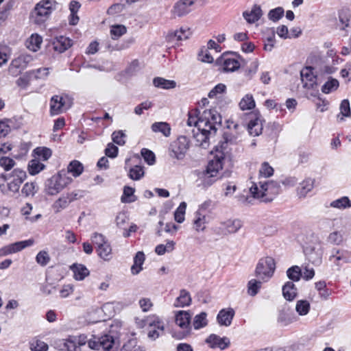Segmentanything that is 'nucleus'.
Wrapping results in <instances>:
<instances>
[{
  "instance_id": "8",
  "label": "nucleus",
  "mask_w": 351,
  "mask_h": 351,
  "mask_svg": "<svg viewBox=\"0 0 351 351\" xmlns=\"http://www.w3.org/2000/svg\"><path fill=\"white\" fill-rule=\"evenodd\" d=\"M190 148V140L186 136H180L169 147V156L178 160H183Z\"/></svg>"
},
{
  "instance_id": "32",
  "label": "nucleus",
  "mask_w": 351,
  "mask_h": 351,
  "mask_svg": "<svg viewBox=\"0 0 351 351\" xmlns=\"http://www.w3.org/2000/svg\"><path fill=\"white\" fill-rule=\"evenodd\" d=\"M96 251L98 256L104 261H110L112 257V247L108 241L101 246L96 247Z\"/></svg>"
},
{
  "instance_id": "62",
  "label": "nucleus",
  "mask_w": 351,
  "mask_h": 351,
  "mask_svg": "<svg viewBox=\"0 0 351 351\" xmlns=\"http://www.w3.org/2000/svg\"><path fill=\"white\" fill-rule=\"evenodd\" d=\"M258 61L257 60H254L250 64V66L245 70L244 75L247 79L250 80L256 73L258 69Z\"/></svg>"
},
{
  "instance_id": "44",
  "label": "nucleus",
  "mask_w": 351,
  "mask_h": 351,
  "mask_svg": "<svg viewBox=\"0 0 351 351\" xmlns=\"http://www.w3.org/2000/svg\"><path fill=\"white\" fill-rule=\"evenodd\" d=\"M34 153L36 158L38 159L39 160H47L52 154V152L49 148L47 147H37L34 150Z\"/></svg>"
},
{
  "instance_id": "39",
  "label": "nucleus",
  "mask_w": 351,
  "mask_h": 351,
  "mask_svg": "<svg viewBox=\"0 0 351 351\" xmlns=\"http://www.w3.org/2000/svg\"><path fill=\"white\" fill-rule=\"evenodd\" d=\"M83 169L84 167L82 163L77 160H73L68 165L67 171H66V173L67 176L71 173L73 177L76 178L82 174Z\"/></svg>"
},
{
  "instance_id": "28",
  "label": "nucleus",
  "mask_w": 351,
  "mask_h": 351,
  "mask_svg": "<svg viewBox=\"0 0 351 351\" xmlns=\"http://www.w3.org/2000/svg\"><path fill=\"white\" fill-rule=\"evenodd\" d=\"M282 295L289 301L293 300L297 296V288L293 282H287L282 287Z\"/></svg>"
},
{
  "instance_id": "7",
  "label": "nucleus",
  "mask_w": 351,
  "mask_h": 351,
  "mask_svg": "<svg viewBox=\"0 0 351 351\" xmlns=\"http://www.w3.org/2000/svg\"><path fill=\"white\" fill-rule=\"evenodd\" d=\"M190 321L191 314L188 311H178L175 316V322L182 330L173 332V337L177 339H182L188 337L191 332Z\"/></svg>"
},
{
  "instance_id": "24",
  "label": "nucleus",
  "mask_w": 351,
  "mask_h": 351,
  "mask_svg": "<svg viewBox=\"0 0 351 351\" xmlns=\"http://www.w3.org/2000/svg\"><path fill=\"white\" fill-rule=\"evenodd\" d=\"M247 130L252 136H258L262 133L263 123L260 117H256L250 120L247 124Z\"/></svg>"
},
{
  "instance_id": "53",
  "label": "nucleus",
  "mask_w": 351,
  "mask_h": 351,
  "mask_svg": "<svg viewBox=\"0 0 351 351\" xmlns=\"http://www.w3.org/2000/svg\"><path fill=\"white\" fill-rule=\"evenodd\" d=\"M186 208V203L182 202L180 204L174 213V219L178 223H182L184 221V215Z\"/></svg>"
},
{
  "instance_id": "1",
  "label": "nucleus",
  "mask_w": 351,
  "mask_h": 351,
  "mask_svg": "<svg viewBox=\"0 0 351 351\" xmlns=\"http://www.w3.org/2000/svg\"><path fill=\"white\" fill-rule=\"evenodd\" d=\"M250 192L254 199L262 202H270L280 193V184L274 180L253 183Z\"/></svg>"
},
{
  "instance_id": "47",
  "label": "nucleus",
  "mask_w": 351,
  "mask_h": 351,
  "mask_svg": "<svg viewBox=\"0 0 351 351\" xmlns=\"http://www.w3.org/2000/svg\"><path fill=\"white\" fill-rule=\"evenodd\" d=\"M262 280H250L247 283V293L251 296L256 295L261 288Z\"/></svg>"
},
{
  "instance_id": "12",
  "label": "nucleus",
  "mask_w": 351,
  "mask_h": 351,
  "mask_svg": "<svg viewBox=\"0 0 351 351\" xmlns=\"http://www.w3.org/2000/svg\"><path fill=\"white\" fill-rule=\"evenodd\" d=\"M33 60L32 56L29 54L23 53L20 55L19 57L12 60L8 68L9 74L12 77L18 76L27 68Z\"/></svg>"
},
{
  "instance_id": "23",
  "label": "nucleus",
  "mask_w": 351,
  "mask_h": 351,
  "mask_svg": "<svg viewBox=\"0 0 351 351\" xmlns=\"http://www.w3.org/2000/svg\"><path fill=\"white\" fill-rule=\"evenodd\" d=\"M263 15V11L259 5L255 4L252 6L251 10H245L243 12V16L246 21L252 24L258 21Z\"/></svg>"
},
{
  "instance_id": "33",
  "label": "nucleus",
  "mask_w": 351,
  "mask_h": 351,
  "mask_svg": "<svg viewBox=\"0 0 351 351\" xmlns=\"http://www.w3.org/2000/svg\"><path fill=\"white\" fill-rule=\"evenodd\" d=\"M218 179V176L210 173L206 171H204L202 175L199 176V180L201 182V185L204 188H208L213 185Z\"/></svg>"
},
{
  "instance_id": "3",
  "label": "nucleus",
  "mask_w": 351,
  "mask_h": 351,
  "mask_svg": "<svg viewBox=\"0 0 351 351\" xmlns=\"http://www.w3.org/2000/svg\"><path fill=\"white\" fill-rule=\"evenodd\" d=\"M139 328H148L147 336L149 339L155 340L164 333L165 323L156 315H150L143 319L136 322Z\"/></svg>"
},
{
  "instance_id": "27",
  "label": "nucleus",
  "mask_w": 351,
  "mask_h": 351,
  "mask_svg": "<svg viewBox=\"0 0 351 351\" xmlns=\"http://www.w3.org/2000/svg\"><path fill=\"white\" fill-rule=\"evenodd\" d=\"M329 260L337 266L340 267L343 263L348 262V257L346 252L333 249Z\"/></svg>"
},
{
  "instance_id": "14",
  "label": "nucleus",
  "mask_w": 351,
  "mask_h": 351,
  "mask_svg": "<svg viewBox=\"0 0 351 351\" xmlns=\"http://www.w3.org/2000/svg\"><path fill=\"white\" fill-rule=\"evenodd\" d=\"M242 226V222L239 219H228L220 223L216 228V232L224 235L236 233Z\"/></svg>"
},
{
  "instance_id": "34",
  "label": "nucleus",
  "mask_w": 351,
  "mask_h": 351,
  "mask_svg": "<svg viewBox=\"0 0 351 351\" xmlns=\"http://www.w3.org/2000/svg\"><path fill=\"white\" fill-rule=\"evenodd\" d=\"M70 204V201L66 194H62L53 203L52 208L56 213H58L66 208Z\"/></svg>"
},
{
  "instance_id": "52",
  "label": "nucleus",
  "mask_w": 351,
  "mask_h": 351,
  "mask_svg": "<svg viewBox=\"0 0 351 351\" xmlns=\"http://www.w3.org/2000/svg\"><path fill=\"white\" fill-rule=\"evenodd\" d=\"M135 190L134 188L125 186L123 189V194L121 196V202L125 203H130L136 201L134 196Z\"/></svg>"
},
{
  "instance_id": "20",
  "label": "nucleus",
  "mask_w": 351,
  "mask_h": 351,
  "mask_svg": "<svg viewBox=\"0 0 351 351\" xmlns=\"http://www.w3.org/2000/svg\"><path fill=\"white\" fill-rule=\"evenodd\" d=\"M235 311L232 308H223L217 316V321L220 326H229L234 317Z\"/></svg>"
},
{
  "instance_id": "31",
  "label": "nucleus",
  "mask_w": 351,
  "mask_h": 351,
  "mask_svg": "<svg viewBox=\"0 0 351 351\" xmlns=\"http://www.w3.org/2000/svg\"><path fill=\"white\" fill-rule=\"evenodd\" d=\"M145 254L143 252H138L134 257V264L131 267V273L133 275H137L142 269V265L145 261Z\"/></svg>"
},
{
  "instance_id": "51",
  "label": "nucleus",
  "mask_w": 351,
  "mask_h": 351,
  "mask_svg": "<svg viewBox=\"0 0 351 351\" xmlns=\"http://www.w3.org/2000/svg\"><path fill=\"white\" fill-rule=\"evenodd\" d=\"M295 311L300 315H306L310 311V303L305 300H298L296 303Z\"/></svg>"
},
{
  "instance_id": "29",
  "label": "nucleus",
  "mask_w": 351,
  "mask_h": 351,
  "mask_svg": "<svg viewBox=\"0 0 351 351\" xmlns=\"http://www.w3.org/2000/svg\"><path fill=\"white\" fill-rule=\"evenodd\" d=\"M191 303V297L188 291L186 289H181L179 296L176 298L174 302L176 307H184L189 306Z\"/></svg>"
},
{
  "instance_id": "4",
  "label": "nucleus",
  "mask_w": 351,
  "mask_h": 351,
  "mask_svg": "<svg viewBox=\"0 0 351 351\" xmlns=\"http://www.w3.org/2000/svg\"><path fill=\"white\" fill-rule=\"evenodd\" d=\"M72 180L66 171H61L46 181L45 191L49 195H55L70 184Z\"/></svg>"
},
{
  "instance_id": "41",
  "label": "nucleus",
  "mask_w": 351,
  "mask_h": 351,
  "mask_svg": "<svg viewBox=\"0 0 351 351\" xmlns=\"http://www.w3.org/2000/svg\"><path fill=\"white\" fill-rule=\"evenodd\" d=\"M208 324L207 314L202 312L194 317L193 326L195 330H199L205 327Z\"/></svg>"
},
{
  "instance_id": "5",
  "label": "nucleus",
  "mask_w": 351,
  "mask_h": 351,
  "mask_svg": "<svg viewBox=\"0 0 351 351\" xmlns=\"http://www.w3.org/2000/svg\"><path fill=\"white\" fill-rule=\"evenodd\" d=\"M276 269V263L271 256L261 258L256 267L255 276L263 282H267L273 276Z\"/></svg>"
},
{
  "instance_id": "19",
  "label": "nucleus",
  "mask_w": 351,
  "mask_h": 351,
  "mask_svg": "<svg viewBox=\"0 0 351 351\" xmlns=\"http://www.w3.org/2000/svg\"><path fill=\"white\" fill-rule=\"evenodd\" d=\"M205 341L211 348H219L220 350L226 349L230 343L228 337H221L215 334L209 335Z\"/></svg>"
},
{
  "instance_id": "13",
  "label": "nucleus",
  "mask_w": 351,
  "mask_h": 351,
  "mask_svg": "<svg viewBox=\"0 0 351 351\" xmlns=\"http://www.w3.org/2000/svg\"><path fill=\"white\" fill-rule=\"evenodd\" d=\"M228 131L224 132L223 134V140L221 141L218 145L215 147V151H220L221 152H225L227 155L228 154V145L229 144H234L237 142V134L232 132L230 130L232 128L234 129L237 131L239 128V125L237 123H234V122L229 123L228 125Z\"/></svg>"
},
{
  "instance_id": "25",
  "label": "nucleus",
  "mask_w": 351,
  "mask_h": 351,
  "mask_svg": "<svg viewBox=\"0 0 351 351\" xmlns=\"http://www.w3.org/2000/svg\"><path fill=\"white\" fill-rule=\"evenodd\" d=\"M314 180L307 178L303 180L297 189L298 195L300 198L305 197L314 187Z\"/></svg>"
},
{
  "instance_id": "36",
  "label": "nucleus",
  "mask_w": 351,
  "mask_h": 351,
  "mask_svg": "<svg viewBox=\"0 0 351 351\" xmlns=\"http://www.w3.org/2000/svg\"><path fill=\"white\" fill-rule=\"evenodd\" d=\"M153 84L156 87L162 89H171L175 88L176 86L175 81L166 80L160 77H155L153 80Z\"/></svg>"
},
{
  "instance_id": "49",
  "label": "nucleus",
  "mask_w": 351,
  "mask_h": 351,
  "mask_svg": "<svg viewBox=\"0 0 351 351\" xmlns=\"http://www.w3.org/2000/svg\"><path fill=\"white\" fill-rule=\"evenodd\" d=\"M350 115V102L348 99H343L340 104V113L338 114L337 118L340 121H343V117H349Z\"/></svg>"
},
{
  "instance_id": "22",
  "label": "nucleus",
  "mask_w": 351,
  "mask_h": 351,
  "mask_svg": "<svg viewBox=\"0 0 351 351\" xmlns=\"http://www.w3.org/2000/svg\"><path fill=\"white\" fill-rule=\"evenodd\" d=\"M51 45L54 51L63 53L72 45V40L67 37L60 36L54 38Z\"/></svg>"
},
{
  "instance_id": "55",
  "label": "nucleus",
  "mask_w": 351,
  "mask_h": 351,
  "mask_svg": "<svg viewBox=\"0 0 351 351\" xmlns=\"http://www.w3.org/2000/svg\"><path fill=\"white\" fill-rule=\"evenodd\" d=\"M339 87V82L334 78H330L322 87V91L328 94Z\"/></svg>"
},
{
  "instance_id": "35",
  "label": "nucleus",
  "mask_w": 351,
  "mask_h": 351,
  "mask_svg": "<svg viewBox=\"0 0 351 351\" xmlns=\"http://www.w3.org/2000/svg\"><path fill=\"white\" fill-rule=\"evenodd\" d=\"M206 218L204 213L197 210L195 213L194 228L197 231H203L206 228Z\"/></svg>"
},
{
  "instance_id": "58",
  "label": "nucleus",
  "mask_w": 351,
  "mask_h": 351,
  "mask_svg": "<svg viewBox=\"0 0 351 351\" xmlns=\"http://www.w3.org/2000/svg\"><path fill=\"white\" fill-rule=\"evenodd\" d=\"M141 154L144 160L149 165H153L156 162V156L154 153L146 148H143Z\"/></svg>"
},
{
  "instance_id": "2",
  "label": "nucleus",
  "mask_w": 351,
  "mask_h": 351,
  "mask_svg": "<svg viewBox=\"0 0 351 351\" xmlns=\"http://www.w3.org/2000/svg\"><path fill=\"white\" fill-rule=\"evenodd\" d=\"M213 121L214 124H221V117L217 111L206 110L200 114L198 109H192L188 112L186 124L189 126H195L196 130H203V127L208 125Z\"/></svg>"
},
{
  "instance_id": "37",
  "label": "nucleus",
  "mask_w": 351,
  "mask_h": 351,
  "mask_svg": "<svg viewBox=\"0 0 351 351\" xmlns=\"http://www.w3.org/2000/svg\"><path fill=\"white\" fill-rule=\"evenodd\" d=\"M330 206L339 210H345L351 207V201L348 197L343 196L331 202Z\"/></svg>"
},
{
  "instance_id": "42",
  "label": "nucleus",
  "mask_w": 351,
  "mask_h": 351,
  "mask_svg": "<svg viewBox=\"0 0 351 351\" xmlns=\"http://www.w3.org/2000/svg\"><path fill=\"white\" fill-rule=\"evenodd\" d=\"M239 107L242 110L253 109L255 107V101L252 95H245L239 102Z\"/></svg>"
},
{
  "instance_id": "54",
  "label": "nucleus",
  "mask_w": 351,
  "mask_h": 351,
  "mask_svg": "<svg viewBox=\"0 0 351 351\" xmlns=\"http://www.w3.org/2000/svg\"><path fill=\"white\" fill-rule=\"evenodd\" d=\"M29 347L32 351H47L48 345L38 339H32L29 343Z\"/></svg>"
},
{
  "instance_id": "18",
  "label": "nucleus",
  "mask_w": 351,
  "mask_h": 351,
  "mask_svg": "<svg viewBox=\"0 0 351 351\" xmlns=\"http://www.w3.org/2000/svg\"><path fill=\"white\" fill-rule=\"evenodd\" d=\"M314 69L311 66H306L300 71L301 80L304 88L312 89L317 85V75L314 73Z\"/></svg>"
},
{
  "instance_id": "43",
  "label": "nucleus",
  "mask_w": 351,
  "mask_h": 351,
  "mask_svg": "<svg viewBox=\"0 0 351 351\" xmlns=\"http://www.w3.org/2000/svg\"><path fill=\"white\" fill-rule=\"evenodd\" d=\"M38 191V186L36 182H27L22 188L21 193L25 197H33Z\"/></svg>"
},
{
  "instance_id": "60",
  "label": "nucleus",
  "mask_w": 351,
  "mask_h": 351,
  "mask_svg": "<svg viewBox=\"0 0 351 351\" xmlns=\"http://www.w3.org/2000/svg\"><path fill=\"white\" fill-rule=\"evenodd\" d=\"M285 10L282 7H278L271 10L268 14L269 20L276 22L279 21L284 15Z\"/></svg>"
},
{
  "instance_id": "40",
  "label": "nucleus",
  "mask_w": 351,
  "mask_h": 351,
  "mask_svg": "<svg viewBox=\"0 0 351 351\" xmlns=\"http://www.w3.org/2000/svg\"><path fill=\"white\" fill-rule=\"evenodd\" d=\"M191 35V31L187 27H181L180 29L169 34V39L176 38L177 40H184L189 38Z\"/></svg>"
},
{
  "instance_id": "30",
  "label": "nucleus",
  "mask_w": 351,
  "mask_h": 351,
  "mask_svg": "<svg viewBox=\"0 0 351 351\" xmlns=\"http://www.w3.org/2000/svg\"><path fill=\"white\" fill-rule=\"evenodd\" d=\"M71 269L74 274V278L77 280H82L89 275V271L82 264L75 263L71 267Z\"/></svg>"
},
{
  "instance_id": "15",
  "label": "nucleus",
  "mask_w": 351,
  "mask_h": 351,
  "mask_svg": "<svg viewBox=\"0 0 351 351\" xmlns=\"http://www.w3.org/2000/svg\"><path fill=\"white\" fill-rule=\"evenodd\" d=\"M34 243L33 239L15 242L5 245L0 249V256H5L10 254L21 251L27 247H30Z\"/></svg>"
},
{
  "instance_id": "48",
  "label": "nucleus",
  "mask_w": 351,
  "mask_h": 351,
  "mask_svg": "<svg viewBox=\"0 0 351 351\" xmlns=\"http://www.w3.org/2000/svg\"><path fill=\"white\" fill-rule=\"evenodd\" d=\"M64 341V347L67 351H80L75 335H70Z\"/></svg>"
},
{
  "instance_id": "17",
  "label": "nucleus",
  "mask_w": 351,
  "mask_h": 351,
  "mask_svg": "<svg viewBox=\"0 0 351 351\" xmlns=\"http://www.w3.org/2000/svg\"><path fill=\"white\" fill-rule=\"evenodd\" d=\"M10 178L12 180L8 183V189L13 193L18 192L21 184L26 178V172L20 169H15L12 172Z\"/></svg>"
},
{
  "instance_id": "57",
  "label": "nucleus",
  "mask_w": 351,
  "mask_h": 351,
  "mask_svg": "<svg viewBox=\"0 0 351 351\" xmlns=\"http://www.w3.org/2000/svg\"><path fill=\"white\" fill-rule=\"evenodd\" d=\"M144 176L143 167L139 165H135L130 169L128 176L134 180H138Z\"/></svg>"
},
{
  "instance_id": "64",
  "label": "nucleus",
  "mask_w": 351,
  "mask_h": 351,
  "mask_svg": "<svg viewBox=\"0 0 351 351\" xmlns=\"http://www.w3.org/2000/svg\"><path fill=\"white\" fill-rule=\"evenodd\" d=\"M128 217L126 213L123 212L119 213L115 218V223L117 226L122 230H125L126 224L128 222Z\"/></svg>"
},
{
  "instance_id": "63",
  "label": "nucleus",
  "mask_w": 351,
  "mask_h": 351,
  "mask_svg": "<svg viewBox=\"0 0 351 351\" xmlns=\"http://www.w3.org/2000/svg\"><path fill=\"white\" fill-rule=\"evenodd\" d=\"M278 322L284 326H287L295 321V317L293 314L287 313L285 311L280 312L278 316Z\"/></svg>"
},
{
  "instance_id": "59",
  "label": "nucleus",
  "mask_w": 351,
  "mask_h": 351,
  "mask_svg": "<svg viewBox=\"0 0 351 351\" xmlns=\"http://www.w3.org/2000/svg\"><path fill=\"white\" fill-rule=\"evenodd\" d=\"M339 21L342 24V29L348 27L350 21V13L348 9H342L339 13Z\"/></svg>"
},
{
  "instance_id": "9",
  "label": "nucleus",
  "mask_w": 351,
  "mask_h": 351,
  "mask_svg": "<svg viewBox=\"0 0 351 351\" xmlns=\"http://www.w3.org/2000/svg\"><path fill=\"white\" fill-rule=\"evenodd\" d=\"M220 125L221 124H214L213 121H211L208 123V125L203 127L202 129L204 130H197V131L193 130V136L196 141V145L204 149L207 148L210 136L216 133L217 126H220Z\"/></svg>"
},
{
  "instance_id": "6",
  "label": "nucleus",
  "mask_w": 351,
  "mask_h": 351,
  "mask_svg": "<svg viewBox=\"0 0 351 351\" xmlns=\"http://www.w3.org/2000/svg\"><path fill=\"white\" fill-rule=\"evenodd\" d=\"M241 61L243 59L237 53L226 52L217 58V63L224 72H234L240 68Z\"/></svg>"
},
{
  "instance_id": "10",
  "label": "nucleus",
  "mask_w": 351,
  "mask_h": 351,
  "mask_svg": "<svg viewBox=\"0 0 351 351\" xmlns=\"http://www.w3.org/2000/svg\"><path fill=\"white\" fill-rule=\"evenodd\" d=\"M53 3L50 0H43L36 4L32 13L36 24L44 23L52 12Z\"/></svg>"
},
{
  "instance_id": "45",
  "label": "nucleus",
  "mask_w": 351,
  "mask_h": 351,
  "mask_svg": "<svg viewBox=\"0 0 351 351\" xmlns=\"http://www.w3.org/2000/svg\"><path fill=\"white\" fill-rule=\"evenodd\" d=\"M45 165L37 158L31 160L28 164V171L31 175H36L44 169Z\"/></svg>"
},
{
  "instance_id": "21",
  "label": "nucleus",
  "mask_w": 351,
  "mask_h": 351,
  "mask_svg": "<svg viewBox=\"0 0 351 351\" xmlns=\"http://www.w3.org/2000/svg\"><path fill=\"white\" fill-rule=\"evenodd\" d=\"M195 0H180L173 7V13L178 16H182L191 11V6Z\"/></svg>"
},
{
  "instance_id": "46",
  "label": "nucleus",
  "mask_w": 351,
  "mask_h": 351,
  "mask_svg": "<svg viewBox=\"0 0 351 351\" xmlns=\"http://www.w3.org/2000/svg\"><path fill=\"white\" fill-rule=\"evenodd\" d=\"M99 345H100V349L108 351L114 345V339L108 335L101 336L99 339Z\"/></svg>"
},
{
  "instance_id": "38",
  "label": "nucleus",
  "mask_w": 351,
  "mask_h": 351,
  "mask_svg": "<svg viewBox=\"0 0 351 351\" xmlns=\"http://www.w3.org/2000/svg\"><path fill=\"white\" fill-rule=\"evenodd\" d=\"M152 130L154 132L162 133L166 137L171 134L170 125L166 122H155L152 125Z\"/></svg>"
},
{
  "instance_id": "26",
  "label": "nucleus",
  "mask_w": 351,
  "mask_h": 351,
  "mask_svg": "<svg viewBox=\"0 0 351 351\" xmlns=\"http://www.w3.org/2000/svg\"><path fill=\"white\" fill-rule=\"evenodd\" d=\"M43 43V38L38 34H33L28 38L25 42V45L28 49L36 52L40 49Z\"/></svg>"
},
{
  "instance_id": "16",
  "label": "nucleus",
  "mask_w": 351,
  "mask_h": 351,
  "mask_svg": "<svg viewBox=\"0 0 351 351\" xmlns=\"http://www.w3.org/2000/svg\"><path fill=\"white\" fill-rule=\"evenodd\" d=\"M215 152L214 158L208 162L205 171L218 176L219 170L223 168V161L227 155L225 152L220 151H215Z\"/></svg>"
},
{
  "instance_id": "56",
  "label": "nucleus",
  "mask_w": 351,
  "mask_h": 351,
  "mask_svg": "<svg viewBox=\"0 0 351 351\" xmlns=\"http://www.w3.org/2000/svg\"><path fill=\"white\" fill-rule=\"evenodd\" d=\"M274 169L267 162H264L258 171L259 178H269L274 174Z\"/></svg>"
},
{
  "instance_id": "11",
  "label": "nucleus",
  "mask_w": 351,
  "mask_h": 351,
  "mask_svg": "<svg viewBox=\"0 0 351 351\" xmlns=\"http://www.w3.org/2000/svg\"><path fill=\"white\" fill-rule=\"evenodd\" d=\"M50 114L51 116L63 113L72 105L71 99L67 95H54L50 99Z\"/></svg>"
},
{
  "instance_id": "50",
  "label": "nucleus",
  "mask_w": 351,
  "mask_h": 351,
  "mask_svg": "<svg viewBox=\"0 0 351 351\" xmlns=\"http://www.w3.org/2000/svg\"><path fill=\"white\" fill-rule=\"evenodd\" d=\"M287 276L293 281H299L302 277V270L299 266H292L287 269Z\"/></svg>"
},
{
  "instance_id": "61",
  "label": "nucleus",
  "mask_w": 351,
  "mask_h": 351,
  "mask_svg": "<svg viewBox=\"0 0 351 351\" xmlns=\"http://www.w3.org/2000/svg\"><path fill=\"white\" fill-rule=\"evenodd\" d=\"M50 256L47 251H40L36 256V263L42 267L46 266L50 261Z\"/></svg>"
}]
</instances>
